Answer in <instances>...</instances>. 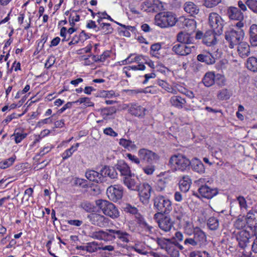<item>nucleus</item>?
I'll return each instance as SVG.
<instances>
[{
	"instance_id": "16",
	"label": "nucleus",
	"mask_w": 257,
	"mask_h": 257,
	"mask_svg": "<svg viewBox=\"0 0 257 257\" xmlns=\"http://www.w3.org/2000/svg\"><path fill=\"white\" fill-rule=\"evenodd\" d=\"M177 25L186 30H193L195 27V21L193 19L182 16L177 20Z\"/></svg>"
},
{
	"instance_id": "19",
	"label": "nucleus",
	"mask_w": 257,
	"mask_h": 257,
	"mask_svg": "<svg viewBox=\"0 0 257 257\" xmlns=\"http://www.w3.org/2000/svg\"><path fill=\"white\" fill-rule=\"evenodd\" d=\"M198 61L205 63L207 65H211L215 63V58L209 51H203L197 56Z\"/></svg>"
},
{
	"instance_id": "25",
	"label": "nucleus",
	"mask_w": 257,
	"mask_h": 257,
	"mask_svg": "<svg viewBox=\"0 0 257 257\" xmlns=\"http://www.w3.org/2000/svg\"><path fill=\"white\" fill-rule=\"evenodd\" d=\"M102 177H109L111 179H115L117 177V172L115 166H104L100 171Z\"/></svg>"
},
{
	"instance_id": "15",
	"label": "nucleus",
	"mask_w": 257,
	"mask_h": 257,
	"mask_svg": "<svg viewBox=\"0 0 257 257\" xmlns=\"http://www.w3.org/2000/svg\"><path fill=\"white\" fill-rule=\"evenodd\" d=\"M195 46L191 47L187 46L185 44L180 43L175 44L172 47V51L177 55L181 56H185L190 54L192 49H194Z\"/></svg>"
},
{
	"instance_id": "8",
	"label": "nucleus",
	"mask_w": 257,
	"mask_h": 257,
	"mask_svg": "<svg viewBox=\"0 0 257 257\" xmlns=\"http://www.w3.org/2000/svg\"><path fill=\"white\" fill-rule=\"evenodd\" d=\"M138 156L141 161L146 164H153L159 159L156 153L144 148L139 150Z\"/></svg>"
},
{
	"instance_id": "53",
	"label": "nucleus",
	"mask_w": 257,
	"mask_h": 257,
	"mask_svg": "<svg viewBox=\"0 0 257 257\" xmlns=\"http://www.w3.org/2000/svg\"><path fill=\"white\" fill-rule=\"evenodd\" d=\"M237 200L241 208L246 209L247 205L246 200L244 197L239 196L237 198Z\"/></svg>"
},
{
	"instance_id": "30",
	"label": "nucleus",
	"mask_w": 257,
	"mask_h": 257,
	"mask_svg": "<svg viewBox=\"0 0 257 257\" xmlns=\"http://www.w3.org/2000/svg\"><path fill=\"white\" fill-rule=\"evenodd\" d=\"M191 183V179L188 176H183L179 182L180 190L184 193H186L189 190Z\"/></svg>"
},
{
	"instance_id": "28",
	"label": "nucleus",
	"mask_w": 257,
	"mask_h": 257,
	"mask_svg": "<svg viewBox=\"0 0 257 257\" xmlns=\"http://www.w3.org/2000/svg\"><path fill=\"white\" fill-rule=\"evenodd\" d=\"M177 40L178 42L186 45L193 44L194 38L189 33L181 32L178 34Z\"/></svg>"
},
{
	"instance_id": "35",
	"label": "nucleus",
	"mask_w": 257,
	"mask_h": 257,
	"mask_svg": "<svg viewBox=\"0 0 257 257\" xmlns=\"http://www.w3.org/2000/svg\"><path fill=\"white\" fill-rule=\"evenodd\" d=\"M171 105L177 108H182L184 104L186 103L185 98L180 96H173L170 100Z\"/></svg>"
},
{
	"instance_id": "7",
	"label": "nucleus",
	"mask_w": 257,
	"mask_h": 257,
	"mask_svg": "<svg viewBox=\"0 0 257 257\" xmlns=\"http://www.w3.org/2000/svg\"><path fill=\"white\" fill-rule=\"evenodd\" d=\"M208 23L212 30L217 36H220L223 32V21L216 13H211L208 17Z\"/></svg>"
},
{
	"instance_id": "47",
	"label": "nucleus",
	"mask_w": 257,
	"mask_h": 257,
	"mask_svg": "<svg viewBox=\"0 0 257 257\" xmlns=\"http://www.w3.org/2000/svg\"><path fill=\"white\" fill-rule=\"evenodd\" d=\"M81 207L87 212H94L95 207L93 204L89 202H85L81 204Z\"/></svg>"
},
{
	"instance_id": "64",
	"label": "nucleus",
	"mask_w": 257,
	"mask_h": 257,
	"mask_svg": "<svg viewBox=\"0 0 257 257\" xmlns=\"http://www.w3.org/2000/svg\"><path fill=\"white\" fill-rule=\"evenodd\" d=\"M158 84L161 86L162 88H163L164 89H165L166 91H168V88L170 87V85H169L166 82L162 80H158L157 82Z\"/></svg>"
},
{
	"instance_id": "55",
	"label": "nucleus",
	"mask_w": 257,
	"mask_h": 257,
	"mask_svg": "<svg viewBox=\"0 0 257 257\" xmlns=\"http://www.w3.org/2000/svg\"><path fill=\"white\" fill-rule=\"evenodd\" d=\"M75 103H79L80 104L84 103L86 106H91L92 105V102L90 101V99L88 97H81L80 98L76 101L74 102Z\"/></svg>"
},
{
	"instance_id": "41",
	"label": "nucleus",
	"mask_w": 257,
	"mask_h": 257,
	"mask_svg": "<svg viewBox=\"0 0 257 257\" xmlns=\"http://www.w3.org/2000/svg\"><path fill=\"white\" fill-rule=\"evenodd\" d=\"M207 224L210 230H215L218 228L219 221L216 218L211 217L208 219Z\"/></svg>"
},
{
	"instance_id": "60",
	"label": "nucleus",
	"mask_w": 257,
	"mask_h": 257,
	"mask_svg": "<svg viewBox=\"0 0 257 257\" xmlns=\"http://www.w3.org/2000/svg\"><path fill=\"white\" fill-rule=\"evenodd\" d=\"M127 157L132 162L136 164H139L141 162L140 158H138L136 156L133 155L131 154H127Z\"/></svg>"
},
{
	"instance_id": "13",
	"label": "nucleus",
	"mask_w": 257,
	"mask_h": 257,
	"mask_svg": "<svg viewBox=\"0 0 257 257\" xmlns=\"http://www.w3.org/2000/svg\"><path fill=\"white\" fill-rule=\"evenodd\" d=\"M123 182L128 189L136 191L139 190V187L141 184L139 179L132 174L123 177Z\"/></svg>"
},
{
	"instance_id": "46",
	"label": "nucleus",
	"mask_w": 257,
	"mask_h": 257,
	"mask_svg": "<svg viewBox=\"0 0 257 257\" xmlns=\"http://www.w3.org/2000/svg\"><path fill=\"white\" fill-rule=\"evenodd\" d=\"M215 82L219 86L222 87L225 85L226 79L223 75L220 74L215 75Z\"/></svg>"
},
{
	"instance_id": "1",
	"label": "nucleus",
	"mask_w": 257,
	"mask_h": 257,
	"mask_svg": "<svg viewBox=\"0 0 257 257\" xmlns=\"http://www.w3.org/2000/svg\"><path fill=\"white\" fill-rule=\"evenodd\" d=\"M190 164V161L181 154L172 156L169 162L170 168L174 171H184Z\"/></svg>"
},
{
	"instance_id": "36",
	"label": "nucleus",
	"mask_w": 257,
	"mask_h": 257,
	"mask_svg": "<svg viewBox=\"0 0 257 257\" xmlns=\"http://www.w3.org/2000/svg\"><path fill=\"white\" fill-rule=\"evenodd\" d=\"M155 241L161 249H165V250H166L172 242L170 239L164 237H157L155 239Z\"/></svg>"
},
{
	"instance_id": "49",
	"label": "nucleus",
	"mask_w": 257,
	"mask_h": 257,
	"mask_svg": "<svg viewBox=\"0 0 257 257\" xmlns=\"http://www.w3.org/2000/svg\"><path fill=\"white\" fill-rule=\"evenodd\" d=\"M27 134L26 133H14V135L13 136L14 137V139L15 140V142L17 144H18L20 143L22 140H23L24 138H25L27 136Z\"/></svg>"
},
{
	"instance_id": "2",
	"label": "nucleus",
	"mask_w": 257,
	"mask_h": 257,
	"mask_svg": "<svg viewBox=\"0 0 257 257\" xmlns=\"http://www.w3.org/2000/svg\"><path fill=\"white\" fill-rule=\"evenodd\" d=\"M184 244H190L193 246L202 247L206 244L207 237L205 233L199 227H195L193 237L187 238L184 240Z\"/></svg>"
},
{
	"instance_id": "4",
	"label": "nucleus",
	"mask_w": 257,
	"mask_h": 257,
	"mask_svg": "<svg viewBox=\"0 0 257 257\" xmlns=\"http://www.w3.org/2000/svg\"><path fill=\"white\" fill-rule=\"evenodd\" d=\"M108 231L109 241L117 239V244L123 247L130 242V235L126 231L118 229H108Z\"/></svg>"
},
{
	"instance_id": "5",
	"label": "nucleus",
	"mask_w": 257,
	"mask_h": 257,
	"mask_svg": "<svg viewBox=\"0 0 257 257\" xmlns=\"http://www.w3.org/2000/svg\"><path fill=\"white\" fill-rule=\"evenodd\" d=\"M244 35V32L241 29H230L225 32V38L229 43V47L233 48L242 40Z\"/></svg>"
},
{
	"instance_id": "3",
	"label": "nucleus",
	"mask_w": 257,
	"mask_h": 257,
	"mask_svg": "<svg viewBox=\"0 0 257 257\" xmlns=\"http://www.w3.org/2000/svg\"><path fill=\"white\" fill-rule=\"evenodd\" d=\"M95 204L105 215L112 218H116L119 216L117 209L111 202L105 200L98 199L95 201Z\"/></svg>"
},
{
	"instance_id": "32",
	"label": "nucleus",
	"mask_w": 257,
	"mask_h": 257,
	"mask_svg": "<svg viewBox=\"0 0 257 257\" xmlns=\"http://www.w3.org/2000/svg\"><path fill=\"white\" fill-rule=\"evenodd\" d=\"M190 165L191 166L192 169L196 172L200 174L205 172V169L203 164L201 161L197 159L192 160Z\"/></svg>"
},
{
	"instance_id": "27",
	"label": "nucleus",
	"mask_w": 257,
	"mask_h": 257,
	"mask_svg": "<svg viewBox=\"0 0 257 257\" xmlns=\"http://www.w3.org/2000/svg\"><path fill=\"white\" fill-rule=\"evenodd\" d=\"M183 8L184 11L191 16H194L199 12V9L198 6L192 2H186L184 4Z\"/></svg>"
},
{
	"instance_id": "63",
	"label": "nucleus",
	"mask_w": 257,
	"mask_h": 257,
	"mask_svg": "<svg viewBox=\"0 0 257 257\" xmlns=\"http://www.w3.org/2000/svg\"><path fill=\"white\" fill-rule=\"evenodd\" d=\"M131 144V141L127 140L126 139H121L119 141V144L124 147L125 148H126L129 150V146Z\"/></svg>"
},
{
	"instance_id": "24",
	"label": "nucleus",
	"mask_w": 257,
	"mask_h": 257,
	"mask_svg": "<svg viewBox=\"0 0 257 257\" xmlns=\"http://www.w3.org/2000/svg\"><path fill=\"white\" fill-rule=\"evenodd\" d=\"M86 177L90 181L101 183L104 181V178L102 177L101 172L98 173L93 170L86 171L85 173Z\"/></svg>"
},
{
	"instance_id": "50",
	"label": "nucleus",
	"mask_w": 257,
	"mask_h": 257,
	"mask_svg": "<svg viewBox=\"0 0 257 257\" xmlns=\"http://www.w3.org/2000/svg\"><path fill=\"white\" fill-rule=\"evenodd\" d=\"M143 168L144 172L147 175H152L155 170V167L152 164H148Z\"/></svg>"
},
{
	"instance_id": "14",
	"label": "nucleus",
	"mask_w": 257,
	"mask_h": 257,
	"mask_svg": "<svg viewBox=\"0 0 257 257\" xmlns=\"http://www.w3.org/2000/svg\"><path fill=\"white\" fill-rule=\"evenodd\" d=\"M199 195L207 199H210L218 193V191L216 188H211L207 184L201 185L198 189Z\"/></svg>"
},
{
	"instance_id": "33",
	"label": "nucleus",
	"mask_w": 257,
	"mask_h": 257,
	"mask_svg": "<svg viewBox=\"0 0 257 257\" xmlns=\"http://www.w3.org/2000/svg\"><path fill=\"white\" fill-rule=\"evenodd\" d=\"M249 41L252 46H257V25L252 24L249 28Z\"/></svg>"
},
{
	"instance_id": "6",
	"label": "nucleus",
	"mask_w": 257,
	"mask_h": 257,
	"mask_svg": "<svg viewBox=\"0 0 257 257\" xmlns=\"http://www.w3.org/2000/svg\"><path fill=\"white\" fill-rule=\"evenodd\" d=\"M153 202L154 209L159 213H168L172 210L171 202L162 195L155 197Z\"/></svg>"
},
{
	"instance_id": "59",
	"label": "nucleus",
	"mask_w": 257,
	"mask_h": 257,
	"mask_svg": "<svg viewBox=\"0 0 257 257\" xmlns=\"http://www.w3.org/2000/svg\"><path fill=\"white\" fill-rule=\"evenodd\" d=\"M116 112V108L114 107H110L107 108H105L102 110L103 114L106 115H112Z\"/></svg>"
},
{
	"instance_id": "39",
	"label": "nucleus",
	"mask_w": 257,
	"mask_h": 257,
	"mask_svg": "<svg viewBox=\"0 0 257 257\" xmlns=\"http://www.w3.org/2000/svg\"><path fill=\"white\" fill-rule=\"evenodd\" d=\"M232 93L230 90L224 88L218 91L217 96L220 100H226L229 99Z\"/></svg>"
},
{
	"instance_id": "51",
	"label": "nucleus",
	"mask_w": 257,
	"mask_h": 257,
	"mask_svg": "<svg viewBox=\"0 0 257 257\" xmlns=\"http://www.w3.org/2000/svg\"><path fill=\"white\" fill-rule=\"evenodd\" d=\"M97 244L94 242H89L86 245V251L89 252H94L97 251Z\"/></svg>"
},
{
	"instance_id": "11",
	"label": "nucleus",
	"mask_w": 257,
	"mask_h": 257,
	"mask_svg": "<svg viewBox=\"0 0 257 257\" xmlns=\"http://www.w3.org/2000/svg\"><path fill=\"white\" fill-rule=\"evenodd\" d=\"M157 23L158 25L161 27L166 28L174 26L176 23H177V20L172 13L167 12L159 16Z\"/></svg>"
},
{
	"instance_id": "34",
	"label": "nucleus",
	"mask_w": 257,
	"mask_h": 257,
	"mask_svg": "<svg viewBox=\"0 0 257 257\" xmlns=\"http://www.w3.org/2000/svg\"><path fill=\"white\" fill-rule=\"evenodd\" d=\"M215 75L213 72L206 73L203 79L202 82L206 87H210L215 83Z\"/></svg>"
},
{
	"instance_id": "12",
	"label": "nucleus",
	"mask_w": 257,
	"mask_h": 257,
	"mask_svg": "<svg viewBox=\"0 0 257 257\" xmlns=\"http://www.w3.org/2000/svg\"><path fill=\"white\" fill-rule=\"evenodd\" d=\"M106 194L110 200L116 202L122 197L123 187L118 185H111L107 189Z\"/></svg>"
},
{
	"instance_id": "40",
	"label": "nucleus",
	"mask_w": 257,
	"mask_h": 257,
	"mask_svg": "<svg viewBox=\"0 0 257 257\" xmlns=\"http://www.w3.org/2000/svg\"><path fill=\"white\" fill-rule=\"evenodd\" d=\"M99 30H102L103 34L107 35L112 33L113 29L110 24L102 23L100 24V26L98 27V29L96 30V31Z\"/></svg>"
},
{
	"instance_id": "43",
	"label": "nucleus",
	"mask_w": 257,
	"mask_h": 257,
	"mask_svg": "<svg viewBox=\"0 0 257 257\" xmlns=\"http://www.w3.org/2000/svg\"><path fill=\"white\" fill-rule=\"evenodd\" d=\"M15 159V157H12L8 159L1 161L0 162V168L4 169L10 167L14 163Z\"/></svg>"
},
{
	"instance_id": "37",
	"label": "nucleus",
	"mask_w": 257,
	"mask_h": 257,
	"mask_svg": "<svg viewBox=\"0 0 257 257\" xmlns=\"http://www.w3.org/2000/svg\"><path fill=\"white\" fill-rule=\"evenodd\" d=\"M166 251L170 257H179V251L176 244L172 242L171 244L166 249Z\"/></svg>"
},
{
	"instance_id": "20",
	"label": "nucleus",
	"mask_w": 257,
	"mask_h": 257,
	"mask_svg": "<svg viewBox=\"0 0 257 257\" xmlns=\"http://www.w3.org/2000/svg\"><path fill=\"white\" fill-rule=\"evenodd\" d=\"M246 224L251 229H257V210L249 211L246 216Z\"/></svg>"
},
{
	"instance_id": "21",
	"label": "nucleus",
	"mask_w": 257,
	"mask_h": 257,
	"mask_svg": "<svg viewBox=\"0 0 257 257\" xmlns=\"http://www.w3.org/2000/svg\"><path fill=\"white\" fill-rule=\"evenodd\" d=\"M250 234L248 231L245 230H242L238 232L236 235V238L238 242L239 246L241 248L244 247L247 243L249 241Z\"/></svg>"
},
{
	"instance_id": "17",
	"label": "nucleus",
	"mask_w": 257,
	"mask_h": 257,
	"mask_svg": "<svg viewBox=\"0 0 257 257\" xmlns=\"http://www.w3.org/2000/svg\"><path fill=\"white\" fill-rule=\"evenodd\" d=\"M159 228L164 232H169L173 227L174 222L172 219L168 216L164 217L157 220Z\"/></svg>"
},
{
	"instance_id": "23",
	"label": "nucleus",
	"mask_w": 257,
	"mask_h": 257,
	"mask_svg": "<svg viewBox=\"0 0 257 257\" xmlns=\"http://www.w3.org/2000/svg\"><path fill=\"white\" fill-rule=\"evenodd\" d=\"M227 15L231 20L241 21L243 19V15L237 8L230 7L227 11Z\"/></svg>"
},
{
	"instance_id": "9",
	"label": "nucleus",
	"mask_w": 257,
	"mask_h": 257,
	"mask_svg": "<svg viewBox=\"0 0 257 257\" xmlns=\"http://www.w3.org/2000/svg\"><path fill=\"white\" fill-rule=\"evenodd\" d=\"M87 218L92 224L103 228L107 226L110 220L103 215L92 213L87 215Z\"/></svg>"
},
{
	"instance_id": "57",
	"label": "nucleus",
	"mask_w": 257,
	"mask_h": 257,
	"mask_svg": "<svg viewBox=\"0 0 257 257\" xmlns=\"http://www.w3.org/2000/svg\"><path fill=\"white\" fill-rule=\"evenodd\" d=\"M212 181L213 180L210 178H201L199 179L196 182L200 186L201 185H204V184H207V183Z\"/></svg>"
},
{
	"instance_id": "18",
	"label": "nucleus",
	"mask_w": 257,
	"mask_h": 257,
	"mask_svg": "<svg viewBox=\"0 0 257 257\" xmlns=\"http://www.w3.org/2000/svg\"><path fill=\"white\" fill-rule=\"evenodd\" d=\"M146 109L137 103H131L128 105V112L133 115L137 117L145 115Z\"/></svg>"
},
{
	"instance_id": "48",
	"label": "nucleus",
	"mask_w": 257,
	"mask_h": 257,
	"mask_svg": "<svg viewBox=\"0 0 257 257\" xmlns=\"http://www.w3.org/2000/svg\"><path fill=\"white\" fill-rule=\"evenodd\" d=\"M222 0H204L203 5L207 8H212L221 3Z\"/></svg>"
},
{
	"instance_id": "52",
	"label": "nucleus",
	"mask_w": 257,
	"mask_h": 257,
	"mask_svg": "<svg viewBox=\"0 0 257 257\" xmlns=\"http://www.w3.org/2000/svg\"><path fill=\"white\" fill-rule=\"evenodd\" d=\"M33 193V189L32 188H29L26 189L24 193V196L22 199V201L24 199H26V201L28 202L29 201V199L32 196Z\"/></svg>"
},
{
	"instance_id": "31",
	"label": "nucleus",
	"mask_w": 257,
	"mask_h": 257,
	"mask_svg": "<svg viewBox=\"0 0 257 257\" xmlns=\"http://www.w3.org/2000/svg\"><path fill=\"white\" fill-rule=\"evenodd\" d=\"M237 45V51L240 56L242 58L247 57L250 53L248 44L246 42L241 41Z\"/></svg>"
},
{
	"instance_id": "10",
	"label": "nucleus",
	"mask_w": 257,
	"mask_h": 257,
	"mask_svg": "<svg viewBox=\"0 0 257 257\" xmlns=\"http://www.w3.org/2000/svg\"><path fill=\"white\" fill-rule=\"evenodd\" d=\"M139 192V196L140 201L144 204H148L149 202L151 197V193L152 191V187L147 183L141 184L139 187V190H137Z\"/></svg>"
},
{
	"instance_id": "45",
	"label": "nucleus",
	"mask_w": 257,
	"mask_h": 257,
	"mask_svg": "<svg viewBox=\"0 0 257 257\" xmlns=\"http://www.w3.org/2000/svg\"><path fill=\"white\" fill-rule=\"evenodd\" d=\"M245 4L251 11L257 14V0H247Z\"/></svg>"
},
{
	"instance_id": "54",
	"label": "nucleus",
	"mask_w": 257,
	"mask_h": 257,
	"mask_svg": "<svg viewBox=\"0 0 257 257\" xmlns=\"http://www.w3.org/2000/svg\"><path fill=\"white\" fill-rule=\"evenodd\" d=\"M49 133H50L49 130H44L43 131H42L41 132L40 135H39L38 136L36 135L35 136V139L34 140V143H36L38 142L41 138L44 137L45 136H46V135L49 134Z\"/></svg>"
},
{
	"instance_id": "61",
	"label": "nucleus",
	"mask_w": 257,
	"mask_h": 257,
	"mask_svg": "<svg viewBox=\"0 0 257 257\" xmlns=\"http://www.w3.org/2000/svg\"><path fill=\"white\" fill-rule=\"evenodd\" d=\"M51 149L52 148L49 146L44 147L42 150H40V152L37 155L36 157H43L46 154L49 152Z\"/></svg>"
},
{
	"instance_id": "38",
	"label": "nucleus",
	"mask_w": 257,
	"mask_h": 257,
	"mask_svg": "<svg viewBox=\"0 0 257 257\" xmlns=\"http://www.w3.org/2000/svg\"><path fill=\"white\" fill-rule=\"evenodd\" d=\"M247 68L253 72H257V58L255 57H249L246 61Z\"/></svg>"
},
{
	"instance_id": "22",
	"label": "nucleus",
	"mask_w": 257,
	"mask_h": 257,
	"mask_svg": "<svg viewBox=\"0 0 257 257\" xmlns=\"http://www.w3.org/2000/svg\"><path fill=\"white\" fill-rule=\"evenodd\" d=\"M216 34L212 30L207 31L203 37V43L208 46H211L216 43L217 39Z\"/></svg>"
},
{
	"instance_id": "56",
	"label": "nucleus",
	"mask_w": 257,
	"mask_h": 257,
	"mask_svg": "<svg viewBox=\"0 0 257 257\" xmlns=\"http://www.w3.org/2000/svg\"><path fill=\"white\" fill-rule=\"evenodd\" d=\"M145 68H146V66L144 64H139L137 66L125 67L124 68V69H126L128 70H130L131 69L133 70H144L145 69Z\"/></svg>"
},
{
	"instance_id": "58",
	"label": "nucleus",
	"mask_w": 257,
	"mask_h": 257,
	"mask_svg": "<svg viewBox=\"0 0 257 257\" xmlns=\"http://www.w3.org/2000/svg\"><path fill=\"white\" fill-rule=\"evenodd\" d=\"M55 57L54 56H50L45 64V67L47 68H50L55 63Z\"/></svg>"
},
{
	"instance_id": "42",
	"label": "nucleus",
	"mask_w": 257,
	"mask_h": 257,
	"mask_svg": "<svg viewBox=\"0 0 257 257\" xmlns=\"http://www.w3.org/2000/svg\"><path fill=\"white\" fill-rule=\"evenodd\" d=\"M246 224V218H244L243 216L238 217L234 223V226L238 229H242L245 227Z\"/></svg>"
},
{
	"instance_id": "26",
	"label": "nucleus",
	"mask_w": 257,
	"mask_h": 257,
	"mask_svg": "<svg viewBox=\"0 0 257 257\" xmlns=\"http://www.w3.org/2000/svg\"><path fill=\"white\" fill-rule=\"evenodd\" d=\"M116 170H118L121 175L124 177L132 174L129 166L123 161H119L115 165Z\"/></svg>"
},
{
	"instance_id": "62",
	"label": "nucleus",
	"mask_w": 257,
	"mask_h": 257,
	"mask_svg": "<svg viewBox=\"0 0 257 257\" xmlns=\"http://www.w3.org/2000/svg\"><path fill=\"white\" fill-rule=\"evenodd\" d=\"M115 94L113 90L111 91H105L103 90L100 92V95L102 97H111Z\"/></svg>"
},
{
	"instance_id": "44",
	"label": "nucleus",
	"mask_w": 257,
	"mask_h": 257,
	"mask_svg": "<svg viewBox=\"0 0 257 257\" xmlns=\"http://www.w3.org/2000/svg\"><path fill=\"white\" fill-rule=\"evenodd\" d=\"M184 229L186 234L191 235L192 234H194L195 227L194 226L192 222L188 221L186 222Z\"/></svg>"
},
{
	"instance_id": "29",
	"label": "nucleus",
	"mask_w": 257,
	"mask_h": 257,
	"mask_svg": "<svg viewBox=\"0 0 257 257\" xmlns=\"http://www.w3.org/2000/svg\"><path fill=\"white\" fill-rule=\"evenodd\" d=\"M109 232L108 229L106 231L99 230L97 231H94L91 233L90 236L95 239L103 240L104 241H109Z\"/></svg>"
}]
</instances>
